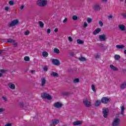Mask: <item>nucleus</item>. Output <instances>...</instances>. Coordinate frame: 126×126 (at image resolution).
<instances>
[{
	"label": "nucleus",
	"mask_w": 126,
	"mask_h": 126,
	"mask_svg": "<svg viewBox=\"0 0 126 126\" xmlns=\"http://www.w3.org/2000/svg\"><path fill=\"white\" fill-rule=\"evenodd\" d=\"M48 1L47 0H38L37 1V4L40 7H44L47 5Z\"/></svg>",
	"instance_id": "1"
},
{
	"label": "nucleus",
	"mask_w": 126,
	"mask_h": 126,
	"mask_svg": "<svg viewBox=\"0 0 126 126\" xmlns=\"http://www.w3.org/2000/svg\"><path fill=\"white\" fill-rule=\"evenodd\" d=\"M120 123L121 119L119 118V117H116L112 122V126H120Z\"/></svg>",
	"instance_id": "2"
},
{
	"label": "nucleus",
	"mask_w": 126,
	"mask_h": 126,
	"mask_svg": "<svg viewBox=\"0 0 126 126\" xmlns=\"http://www.w3.org/2000/svg\"><path fill=\"white\" fill-rule=\"evenodd\" d=\"M41 97L42 99H47V100H52V96L49 94H41Z\"/></svg>",
	"instance_id": "3"
},
{
	"label": "nucleus",
	"mask_w": 126,
	"mask_h": 126,
	"mask_svg": "<svg viewBox=\"0 0 126 126\" xmlns=\"http://www.w3.org/2000/svg\"><path fill=\"white\" fill-rule=\"evenodd\" d=\"M111 101V98L107 97H103L101 98V103L103 104H108L109 102Z\"/></svg>",
	"instance_id": "4"
},
{
	"label": "nucleus",
	"mask_w": 126,
	"mask_h": 126,
	"mask_svg": "<svg viewBox=\"0 0 126 126\" xmlns=\"http://www.w3.org/2000/svg\"><path fill=\"white\" fill-rule=\"evenodd\" d=\"M19 23V21L18 20H15L11 22V23L9 24V27H13V26H15V25H17Z\"/></svg>",
	"instance_id": "5"
},
{
	"label": "nucleus",
	"mask_w": 126,
	"mask_h": 126,
	"mask_svg": "<svg viewBox=\"0 0 126 126\" xmlns=\"http://www.w3.org/2000/svg\"><path fill=\"white\" fill-rule=\"evenodd\" d=\"M102 114H103L104 118H107L109 114V109L104 108L102 109Z\"/></svg>",
	"instance_id": "6"
},
{
	"label": "nucleus",
	"mask_w": 126,
	"mask_h": 126,
	"mask_svg": "<svg viewBox=\"0 0 126 126\" xmlns=\"http://www.w3.org/2000/svg\"><path fill=\"white\" fill-rule=\"evenodd\" d=\"M83 102L85 107L89 108L91 106V102L89 101L88 99H85Z\"/></svg>",
	"instance_id": "7"
},
{
	"label": "nucleus",
	"mask_w": 126,
	"mask_h": 126,
	"mask_svg": "<svg viewBox=\"0 0 126 126\" xmlns=\"http://www.w3.org/2000/svg\"><path fill=\"white\" fill-rule=\"evenodd\" d=\"M99 39L100 41L104 42V41H106L107 37H106L105 34H101L99 35Z\"/></svg>",
	"instance_id": "8"
},
{
	"label": "nucleus",
	"mask_w": 126,
	"mask_h": 126,
	"mask_svg": "<svg viewBox=\"0 0 126 126\" xmlns=\"http://www.w3.org/2000/svg\"><path fill=\"white\" fill-rule=\"evenodd\" d=\"M59 123H60V120L58 119H54L52 120L51 124H50V126H56V125H58V124H59Z\"/></svg>",
	"instance_id": "9"
},
{
	"label": "nucleus",
	"mask_w": 126,
	"mask_h": 126,
	"mask_svg": "<svg viewBox=\"0 0 126 126\" xmlns=\"http://www.w3.org/2000/svg\"><path fill=\"white\" fill-rule=\"evenodd\" d=\"M52 63L54 65H60L61 64V63H60V61L58 59H53L52 60Z\"/></svg>",
	"instance_id": "10"
},
{
	"label": "nucleus",
	"mask_w": 126,
	"mask_h": 126,
	"mask_svg": "<svg viewBox=\"0 0 126 126\" xmlns=\"http://www.w3.org/2000/svg\"><path fill=\"white\" fill-rule=\"evenodd\" d=\"M54 106L57 108H62V107H63V104L60 103L59 102H57L54 104Z\"/></svg>",
	"instance_id": "11"
},
{
	"label": "nucleus",
	"mask_w": 126,
	"mask_h": 126,
	"mask_svg": "<svg viewBox=\"0 0 126 126\" xmlns=\"http://www.w3.org/2000/svg\"><path fill=\"white\" fill-rule=\"evenodd\" d=\"M119 28L121 31H126V26L124 25H119Z\"/></svg>",
	"instance_id": "12"
},
{
	"label": "nucleus",
	"mask_w": 126,
	"mask_h": 126,
	"mask_svg": "<svg viewBox=\"0 0 126 126\" xmlns=\"http://www.w3.org/2000/svg\"><path fill=\"white\" fill-rule=\"evenodd\" d=\"M8 86H9L10 89H12V90H14V89H15V85H14V84L9 83L8 84Z\"/></svg>",
	"instance_id": "13"
},
{
	"label": "nucleus",
	"mask_w": 126,
	"mask_h": 126,
	"mask_svg": "<svg viewBox=\"0 0 126 126\" xmlns=\"http://www.w3.org/2000/svg\"><path fill=\"white\" fill-rule=\"evenodd\" d=\"M94 10H95L96 11H98L101 9V7H100V5H95L94 6Z\"/></svg>",
	"instance_id": "14"
},
{
	"label": "nucleus",
	"mask_w": 126,
	"mask_h": 126,
	"mask_svg": "<svg viewBox=\"0 0 126 126\" xmlns=\"http://www.w3.org/2000/svg\"><path fill=\"white\" fill-rule=\"evenodd\" d=\"M46 79L45 78H41V86H42V87L45 86V84H46Z\"/></svg>",
	"instance_id": "15"
},
{
	"label": "nucleus",
	"mask_w": 126,
	"mask_h": 126,
	"mask_svg": "<svg viewBox=\"0 0 126 126\" xmlns=\"http://www.w3.org/2000/svg\"><path fill=\"white\" fill-rule=\"evenodd\" d=\"M100 31H101V29L97 28L93 32V34L94 35H97V34H98V33H100Z\"/></svg>",
	"instance_id": "16"
},
{
	"label": "nucleus",
	"mask_w": 126,
	"mask_h": 126,
	"mask_svg": "<svg viewBox=\"0 0 126 126\" xmlns=\"http://www.w3.org/2000/svg\"><path fill=\"white\" fill-rule=\"evenodd\" d=\"M110 68H111L112 70H113L114 71H117L118 70V68L115 66H114L113 64H111L110 65Z\"/></svg>",
	"instance_id": "17"
},
{
	"label": "nucleus",
	"mask_w": 126,
	"mask_h": 126,
	"mask_svg": "<svg viewBox=\"0 0 126 126\" xmlns=\"http://www.w3.org/2000/svg\"><path fill=\"white\" fill-rule=\"evenodd\" d=\"M51 76H53L54 77H59V74L55 72L52 71L50 75Z\"/></svg>",
	"instance_id": "18"
},
{
	"label": "nucleus",
	"mask_w": 126,
	"mask_h": 126,
	"mask_svg": "<svg viewBox=\"0 0 126 126\" xmlns=\"http://www.w3.org/2000/svg\"><path fill=\"white\" fill-rule=\"evenodd\" d=\"M82 122L79 121L74 122L73 123V126H79V125H82Z\"/></svg>",
	"instance_id": "19"
},
{
	"label": "nucleus",
	"mask_w": 126,
	"mask_h": 126,
	"mask_svg": "<svg viewBox=\"0 0 126 126\" xmlns=\"http://www.w3.org/2000/svg\"><path fill=\"white\" fill-rule=\"evenodd\" d=\"M120 88L122 89H125L126 88V82H124L123 83H122L121 86Z\"/></svg>",
	"instance_id": "20"
},
{
	"label": "nucleus",
	"mask_w": 126,
	"mask_h": 126,
	"mask_svg": "<svg viewBox=\"0 0 126 126\" xmlns=\"http://www.w3.org/2000/svg\"><path fill=\"white\" fill-rule=\"evenodd\" d=\"M101 104V100H96L95 101V106L96 107H99L100 105Z\"/></svg>",
	"instance_id": "21"
},
{
	"label": "nucleus",
	"mask_w": 126,
	"mask_h": 126,
	"mask_svg": "<svg viewBox=\"0 0 126 126\" xmlns=\"http://www.w3.org/2000/svg\"><path fill=\"white\" fill-rule=\"evenodd\" d=\"M77 43L78 44H80V45H83L84 44V41L80 40V39H77Z\"/></svg>",
	"instance_id": "22"
},
{
	"label": "nucleus",
	"mask_w": 126,
	"mask_h": 126,
	"mask_svg": "<svg viewBox=\"0 0 126 126\" xmlns=\"http://www.w3.org/2000/svg\"><path fill=\"white\" fill-rule=\"evenodd\" d=\"M42 56L44 58H47V57H48V56H49V54L48 53V52H47L46 51H44L42 52Z\"/></svg>",
	"instance_id": "23"
},
{
	"label": "nucleus",
	"mask_w": 126,
	"mask_h": 126,
	"mask_svg": "<svg viewBox=\"0 0 126 126\" xmlns=\"http://www.w3.org/2000/svg\"><path fill=\"white\" fill-rule=\"evenodd\" d=\"M115 60L116 61H119L121 60V56L119 55H115L114 56Z\"/></svg>",
	"instance_id": "24"
},
{
	"label": "nucleus",
	"mask_w": 126,
	"mask_h": 126,
	"mask_svg": "<svg viewBox=\"0 0 126 126\" xmlns=\"http://www.w3.org/2000/svg\"><path fill=\"white\" fill-rule=\"evenodd\" d=\"M79 60L81 62H86V58L83 57H81L79 58Z\"/></svg>",
	"instance_id": "25"
},
{
	"label": "nucleus",
	"mask_w": 126,
	"mask_h": 126,
	"mask_svg": "<svg viewBox=\"0 0 126 126\" xmlns=\"http://www.w3.org/2000/svg\"><path fill=\"white\" fill-rule=\"evenodd\" d=\"M125 45H116V48H117V49H124V48H125Z\"/></svg>",
	"instance_id": "26"
},
{
	"label": "nucleus",
	"mask_w": 126,
	"mask_h": 126,
	"mask_svg": "<svg viewBox=\"0 0 126 126\" xmlns=\"http://www.w3.org/2000/svg\"><path fill=\"white\" fill-rule=\"evenodd\" d=\"M38 24L39 25V26L41 27V28H44V23H43V22L39 21Z\"/></svg>",
	"instance_id": "27"
},
{
	"label": "nucleus",
	"mask_w": 126,
	"mask_h": 126,
	"mask_svg": "<svg viewBox=\"0 0 126 126\" xmlns=\"http://www.w3.org/2000/svg\"><path fill=\"white\" fill-rule=\"evenodd\" d=\"M54 53H55V54H60V50L58 48H54Z\"/></svg>",
	"instance_id": "28"
},
{
	"label": "nucleus",
	"mask_w": 126,
	"mask_h": 126,
	"mask_svg": "<svg viewBox=\"0 0 126 126\" xmlns=\"http://www.w3.org/2000/svg\"><path fill=\"white\" fill-rule=\"evenodd\" d=\"M24 61L25 62H30V58L28 56H26L24 57Z\"/></svg>",
	"instance_id": "29"
},
{
	"label": "nucleus",
	"mask_w": 126,
	"mask_h": 126,
	"mask_svg": "<svg viewBox=\"0 0 126 126\" xmlns=\"http://www.w3.org/2000/svg\"><path fill=\"white\" fill-rule=\"evenodd\" d=\"M7 43H14V40L12 39H7Z\"/></svg>",
	"instance_id": "30"
},
{
	"label": "nucleus",
	"mask_w": 126,
	"mask_h": 126,
	"mask_svg": "<svg viewBox=\"0 0 126 126\" xmlns=\"http://www.w3.org/2000/svg\"><path fill=\"white\" fill-rule=\"evenodd\" d=\"M79 79L75 78L73 80V83H78L79 82Z\"/></svg>",
	"instance_id": "31"
},
{
	"label": "nucleus",
	"mask_w": 126,
	"mask_h": 126,
	"mask_svg": "<svg viewBox=\"0 0 126 126\" xmlns=\"http://www.w3.org/2000/svg\"><path fill=\"white\" fill-rule=\"evenodd\" d=\"M70 93L69 92H64L63 93V96H68V95H70Z\"/></svg>",
	"instance_id": "32"
},
{
	"label": "nucleus",
	"mask_w": 126,
	"mask_h": 126,
	"mask_svg": "<svg viewBox=\"0 0 126 126\" xmlns=\"http://www.w3.org/2000/svg\"><path fill=\"white\" fill-rule=\"evenodd\" d=\"M87 21L88 23H92V19H91L90 18H88Z\"/></svg>",
	"instance_id": "33"
},
{
	"label": "nucleus",
	"mask_w": 126,
	"mask_h": 126,
	"mask_svg": "<svg viewBox=\"0 0 126 126\" xmlns=\"http://www.w3.org/2000/svg\"><path fill=\"white\" fill-rule=\"evenodd\" d=\"M92 89L94 92H96V90L95 89V86L94 85H92Z\"/></svg>",
	"instance_id": "34"
},
{
	"label": "nucleus",
	"mask_w": 126,
	"mask_h": 126,
	"mask_svg": "<svg viewBox=\"0 0 126 126\" xmlns=\"http://www.w3.org/2000/svg\"><path fill=\"white\" fill-rule=\"evenodd\" d=\"M12 44L14 47H17V42H16L15 40H14V42H12Z\"/></svg>",
	"instance_id": "35"
},
{
	"label": "nucleus",
	"mask_w": 126,
	"mask_h": 126,
	"mask_svg": "<svg viewBox=\"0 0 126 126\" xmlns=\"http://www.w3.org/2000/svg\"><path fill=\"white\" fill-rule=\"evenodd\" d=\"M99 25L101 27H102L103 25H104V24L103 23V22L102 21H99Z\"/></svg>",
	"instance_id": "36"
},
{
	"label": "nucleus",
	"mask_w": 126,
	"mask_h": 126,
	"mask_svg": "<svg viewBox=\"0 0 126 126\" xmlns=\"http://www.w3.org/2000/svg\"><path fill=\"white\" fill-rule=\"evenodd\" d=\"M30 33V32L29 31H27L25 32V35H26V36L29 35Z\"/></svg>",
	"instance_id": "37"
},
{
	"label": "nucleus",
	"mask_w": 126,
	"mask_h": 126,
	"mask_svg": "<svg viewBox=\"0 0 126 126\" xmlns=\"http://www.w3.org/2000/svg\"><path fill=\"white\" fill-rule=\"evenodd\" d=\"M72 19H73V20H76L77 19V16H76V15L73 16Z\"/></svg>",
	"instance_id": "38"
},
{
	"label": "nucleus",
	"mask_w": 126,
	"mask_h": 126,
	"mask_svg": "<svg viewBox=\"0 0 126 126\" xmlns=\"http://www.w3.org/2000/svg\"><path fill=\"white\" fill-rule=\"evenodd\" d=\"M9 4H10V5H13V4H14V2L13 1H9Z\"/></svg>",
	"instance_id": "39"
},
{
	"label": "nucleus",
	"mask_w": 126,
	"mask_h": 126,
	"mask_svg": "<svg viewBox=\"0 0 126 126\" xmlns=\"http://www.w3.org/2000/svg\"><path fill=\"white\" fill-rule=\"evenodd\" d=\"M88 26V24H87V23L84 22V28H86Z\"/></svg>",
	"instance_id": "40"
},
{
	"label": "nucleus",
	"mask_w": 126,
	"mask_h": 126,
	"mask_svg": "<svg viewBox=\"0 0 126 126\" xmlns=\"http://www.w3.org/2000/svg\"><path fill=\"white\" fill-rule=\"evenodd\" d=\"M125 110H126V108H125V106H122L121 112H125Z\"/></svg>",
	"instance_id": "41"
},
{
	"label": "nucleus",
	"mask_w": 126,
	"mask_h": 126,
	"mask_svg": "<svg viewBox=\"0 0 126 126\" xmlns=\"http://www.w3.org/2000/svg\"><path fill=\"white\" fill-rule=\"evenodd\" d=\"M43 70H44V71H48V67H47V66H44Z\"/></svg>",
	"instance_id": "42"
},
{
	"label": "nucleus",
	"mask_w": 126,
	"mask_h": 126,
	"mask_svg": "<svg viewBox=\"0 0 126 126\" xmlns=\"http://www.w3.org/2000/svg\"><path fill=\"white\" fill-rule=\"evenodd\" d=\"M99 47H100V48H105V45H104V44L102 43H100Z\"/></svg>",
	"instance_id": "43"
},
{
	"label": "nucleus",
	"mask_w": 126,
	"mask_h": 126,
	"mask_svg": "<svg viewBox=\"0 0 126 126\" xmlns=\"http://www.w3.org/2000/svg\"><path fill=\"white\" fill-rule=\"evenodd\" d=\"M0 72H2V73H4V72H6V70L0 69Z\"/></svg>",
	"instance_id": "44"
},
{
	"label": "nucleus",
	"mask_w": 126,
	"mask_h": 126,
	"mask_svg": "<svg viewBox=\"0 0 126 126\" xmlns=\"http://www.w3.org/2000/svg\"><path fill=\"white\" fill-rule=\"evenodd\" d=\"M70 56H71V57H74V52H70L69 53Z\"/></svg>",
	"instance_id": "45"
},
{
	"label": "nucleus",
	"mask_w": 126,
	"mask_h": 126,
	"mask_svg": "<svg viewBox=\"0 0 126 126\" xmlns=\"http://www.w3.org/2000/svg\"><path fill=\"white\" fill-rule=\"evenodd\" d=\"M68 40L70 42H72L73 40H72V38L71 37V36H69L68 37Z\"/></svg>",
	"instance_id": "46"
},
{
	"label": "nucleus",
	"mask_w": 126,
	"mask_h": 126,
	"mask_svg": "<svg viewBox=\"0 0 126 126\" xmlns=\"http://www.w3.org/2000/svg\"><path fill=\"white\" fill-rule=\"evenodd\" d=\"M47 33L48 34H50V33H51V29H48L47 30Z\"/></svg>",
	"instance_id": "47"
},
{
	"label": "nucleus",
	"mask_w": 126,
	"mask_h": 126,
	"mask_svg": "<svg viewBox=\"0 0 126 126\" xmlns=\"http://www.w3.org/2000/svg\"><path fill=\"white\" fill-rule=\"evenodd\" d=\"M67 22V18H65L64 20L63 21V23H66Z\"/></svg>",
	"instance_id": "48"
},
{
	"label": "nucleus",
	"mask_w": 126,
	"mask_h": 126,
	"mask_svg": "<svg viewBox=\"0 0 126 126\" xmlns=\"http://www.w3.org/2000/svg\"><path fill=\"white\" fill-rule=\"evenodd\" d=\"M122 15L124 17V18L126 19V13H123V14H122Z\"/></svg>",
	"instance_id": "49"
},
{
	"label": "nucleus",
	"mask_w": 126,
	"mask_h": 126,
	"mask_svg": "<svg viewBox=\"0 0 126 126\" xmlns=\"http://www.w3.org/2000/svg\"><path fill=\"white\" fill-rule=\"evenodd\" d=\"M108 19H112V18H113V15H109V16H108Z\"/></svg>",
	"instance_id": "50"
},
{
	"label": "nucleus",
	"mask_w": 126,
	"mask_h": 126,
	"mask_svg": "<svg viewBox=\"0 0 126 126\" xmlns=\"http://www.w3.org/2000/svg\"><path fill=\"white\" fill-rule=\"evenodd\" d=\"M2 98L4 100L5 102H6L7 101V98H6V97L3 96Z\"/></svg>",
	"instance_id": "51"
},
{
	"label": "nucleus",
	"mask_w": 126,
	"mask_h": 126,
	"mask_svg": "<svg viewBox=\"0 0 126 126\" xmlns=\"http://www.w3.org/2000/svg\"><path fill=\"white\" fill-rule=\"evenodd\" d=\"M8 9H9V7H5V10H6V11H8Z\"/></svg>",
	"instance_id": "52"
},
{
	"label": "nucleus",
	"mask_w": 126,
	"mask_h": 126,
	"mask_svg": "<svg viewBox=\"0 0 126 126\" xmlns=\"http://www.w3.org/2000/svg\"><path fill=\"white\" fill-rule=\"evenodd\" d=\"M58 31H59V29L58 28H56L54 30V32H55L56 33H57V32H58Z\"/></svg>",
	"instance_id": "53"
},
{
	"label": "nucleus",
	"mask_w": 126,
	"mask_h": 126,
	"mask_svg": "<svg viewBox=\"0 0 126 126\" xmlns=\"http://www.w3.org/2000/svg\"><path fill=\"white\" fill-rule=\"evenodd\" d=\"M12 126L11 124H10V123L7 124L5 125V126Z\"/></svg>",
	"instance_id": "54"
},
{
	"label": "nucleus",
	"mask_w": 126,
	"mask_h": 126,
	"mask_svg": "<svg viewBox=\"0 0 126 126\" xmlns=\"http://www.w3.org/2000/svg\"><path fill=\"white\" fill-rule=\"evenodd\" d=\"M24 7H25L24 5H22L20 7V9L22 10V9L24 8Z\"/></svg>",
	"instance_id": "55"
},
{
	"label": "nucleus",
	"mask_w": 126,
	"mask_h": 126,
	"mask_svg": "<svg viewBox=\"0 0 126 126\" xmlns=\"http://www.w3.org/2000/svg\"><path fill=\"white\" fill-rule=\"evenodd\" d=\"M3 112V108H0V113H2Z\"/></svg>",
	"instance_id": "56"
},
{
	"label": "nucleus",
	"mask_w": 126,
	"mask_h": 126,
	"mask_svg": "<svg viewBox=\"0 0 126 126\" xmlns=\"http://www.w3.org/2000/svg\"><path fill=\"white\" fill-rule=\"evenodd\" d=\"M101 1H102V2H107V1H108V0H101Z\"/></svg>",
	"instance_id": "57"
},
{
	"label": "nucleus",
	"mask_w": 126,
	"mask_h": 126,
	"mask_svg": "<svg viewBox=\"0 0 126 126\" xmlns=\"http://www.w3.org/2000/svg\"><path fill=\"white\" fill-rule=\"evenodd\" d=\"M20 105H21L22 107H23V106H24V104L23 103H20Z\"/></svg>",
	"instance_id": "58"
},
{
	"label": "nucleus",
	"mask_w": 126,
	"mask_h": 126,
	"mask_svg": "<svg viewBox=\"0 0 126 126\" xmlns=\"http://www.w3.org/2000/svg\"><path fill=\"white\" fill-rule=\"evenodd\" d=\"M35 70H32L31 71V73H33V72H35Z\"/></svg>",
	"instance_id": "59"
},
{
	"label": "nucleus",
	"mask_w": 126,
	"mask_h": 126,
	"mask_svg": "<svg viewBox=\"0 0 126 126\" xmlns=\"http://www.w3.org/2000/svg\"><path fill=\"white\" fill-rule=\"evenodd\" d=\"M3 50H0V55H1Z\"/></svg>",
	"instance_id": "60"
},
{
	"label": "nucleus",
	"mask_w": 126,
	"mask_h": 126,
	"mask_svg": "<svg viewBox=\"0 0 126 126\" xmlns=\"http://www.w3.org/2000/svg\"><path fill=\"white\" fill-rule=\"evenodd\" d=\"M97 58H99V55H97L96 56H95V59H97Z\"/></svg>",
	"instance_id": "61"
},
{
	"label": "nucleus",
	"mask_w": 126,
	"mask_h": 126,
	"mask_svg": "<svg viewBox=\"0 0 126 126\" xmlns=\"http://www.w3.org/2000/svg\"><path fill=\"white\" fill-rule=\"evenodd\" d=\"M123 71L124 72H126V69H123Z\"/></svg>",
	"instance_id": "62"
},
{
	"label": "nucleus",
	"mask_w": 126,
	"mask_h": 126,
	"mask_svg": "<svg viewBox=\"0 0 126 126\" xmlns=\"http://www.w3.org/2000/svg\"><path fill=\"white\" fill-rule=\"evenodd\" d=\"M121 115L124 116V111H121Z\"/></svg>",
	"instance_id": "63"
},
{
	"label": "nucleus",
	"mask_w": 126,
	"mask_h": 126,
	"mask_svg": "<svg viewBox=\"0 0 126 126\" xmlns=\"http://www.w3.org/2000/svg\"><path fill=\"white\" fill-rule=\"evenodd\" d=\"M124 54H125V55H126V50H124Z\"/></svg>",
	"instance_id": "64"
}]
</instances>
